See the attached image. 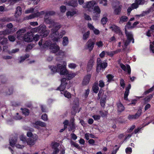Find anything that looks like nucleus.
Listing matches in <instances>:
<instances>
[{
	"mask_svg": "<svg viewBox=\"0 0 154 154\" xmlns=\"http://www.w3.org/2000/svg\"><path fill=\"white\" fill-rule=\"evenodd\" d=\"M53 26V27L51 30V33L50 36L53 41H58L60 39L62 38L63 35L65 34L66 32L64 31H63L60 33H58L57 31L61 28V26L58 23L55 24Z\"/></svg>",
	"mask_w": 154,
	"mask_h": 154,
	"instance_id": "obj_1",
	"label": "nucleus"
},
{
	"mask_svg": "<svg viewBox=\"0 0 154 154\" xmlns=\"http://www.w3.org/2000/svg\"><path fill=\"white\" fill-rule=\"evenodd\" d=\"M66 62L63 61L61 63L58 64L57 67L51 66L50 68L53 73L57 72H59L60 75H63L67 72V70L66 68Z\"/></svg>",
	"mask_w": 154,
	"mask_h": 154,
	"instance_id": "obj_2",
	"label": "nucleus"
},
{
	"mask_svg": "<svg viewBox=\"0 0 154 154\" xmlns=\"http://www.w3.org/2000/svg\"><path fill=\"white\" fill-rule=\"evenodd\" d=\"M26 135L29 138H27L26 143L30 146H32L35 144V141L38 139V136L36 134H33L30 132H28Z\"/></svg>",
	"mask_w": 154,
	"mask_h": 154,
	"instance_id": "obj_3",
	"label": "nucleus"
},
{
	"mask_svg": "<svg viewBox=\"0 0 154 154\" xmlns=\"http://www.w3.org/2000/svg\"><path fill=\"white\" fill-rule=\"evenodd\" d=\"M55 14V12L54 11H50L46 13L44 17L45 22L47 23L50 24L53 26L55 25V24L57 23L55 22L54 20L49 19V17H48V16L53 15Z\"/></svg>",
	"mask_w": 154,
	"mask_h": 154,
	"instance_id": "obj_4",
	"label": "nucleus"
},
{
	"mask_svg": "<svg viewBox=\"0 0 154 154\" xmlns=\"http://www.w3.org/2000/svg\"><path fill=\"white\" fill-rule=\"evenodd\" d=\"M125 33L127 38L128 40L124 43V45H122V47L124 49L126 48V47L128 45L129 43L131 40L132 41V42L133 43H134V42L132 33L130 32H128L126 30H125Z\"/></svg>",
	"mask_w": 154,
	"mask_h": 154,
	"instance_id": "obj_5",
	"label": "nucleus"
},
{
	"mask_svg": "<svg viewBox=\"0 0 154 154\" xmlns=\"http://www.w3.org/2000/svg\"><path fill=\"white\" fill-rule=\"evenodd\" d=\"M65 78L62 79L61 80V84L59 87V89L60 91H63L66 88H69L70 86L68 85L67 82Z\"/></svg>",
	"mask_w": 154,
	"mask_h": 154,
	"instance_id": "obj_6",
	"label": "nucleus"
},
{
	"mask_svg": "<svg viewBox=\"0 0 154 154\" xmlns=\"http://www.w3.org/2000/svg\"><path fill=\"white\" fill-rule=\"evenodd\" d=\"M94 42L92 39H90L86 43L85 48L91 51L94 48Z\"/></svg>",
	"mask_w": 154,
	"mask_h": 154,
	"instance_id": "obj_7",
	"label": "nucleus"
},
{
	"mask_svg": "<svg viewBox=\"0 0 154 154\" xmlns=\"http://www.w3.org/2000/svg\"><path fill=\"white\" fill-rule=\"evenodd\" d=\"M107 66V63L106 62L102 63L100 62V59L98 58L97 59V71L99 72L101 69L105 68Z\"/></svg>",
	"mask_w": 154,
	"mask_h": 154,
	"instance_id": "obj_8",
	"label": "nucleus"
},
{
	"mask_svg": "<svg viewBox=\"0 0 154 154\" xmlns=\"http://www.w3.org/2000/svg\"><path fill=\"white\" fill-rule=\"evenodd\" d=\"M38 45L41 48H46L48 47H50L51 42V41H47L45 42H43V39H41L38 43Z\"/></svg>",
	"mask_w": 154,
	"mask_h": 154,
	"instance_id": "obj_9",
	"label": "nucleus"
},
{
	"mask_svg": "<svg viewBox=\"0 0 154 154\" xmlns=\"http://www.w3.org/2000/svg\"><path fill=\"white\" fill-rule=\"evenodd\" d=\"M46 29V26L44 25H42L38 27L33 28L31 30L30 32L34 33L36 32H39L40 34L41 32H42L44 31Z\"/></svg>",
	"mask_w": 154,
	"mask_h": 154,
	"instance_id": "obj_10",
	"label": "nucleus"
},
{
	"mask_svg": "<svg viewBox=\"0 0 154 154\" xmlns=\"http://www.w3.org/2000/svg\"><path fill=\"white\" fill-rule=\"evenodd\" d=\"M109 28L112 31L118 34L119 35L121 36L122 35V33L121 32L120 28L117 26L115 25H111L109 26Z\"/></svg>",
	"mask_w": 154,
	"mask_h": 154,
	"instance_id": "obj_11",
	"label": "nucleus"
},
{
	"mask_svg": "<svg viewBox=\"0 0 154 154\" xmlns=\"http://www.w3.org/2000/svg\"><path fill=\"white\" fill-rule=\"evenodd\" d=\"M50 49L51 52L55 53L59 51L60 48L56 44H52L50 45Z\"/></svg>",
	"mask_w": 154,
	"mask_h": 154,
	"instance_id": "obj_12",
	"label": "nucleus"
},
{
	"mask_svg": "<svg viewBox=\"0 0 154 154\" xmlns=\"http://www.w3.org/2000/svg\"><path fill=\"white\" fill-rule=\"evenodd\" d=\"M32 37L31 32H28L24 35L23 39L25 42H31L32 40Z\"/></svg>",
	"mask_w": 154,
	"mask_h": 154,
	"instance_id": "obj_13",
	"label": "nucleus"
},
{
	"mask_svg": "<svg viewBox=\"0 0 154 154\" xmlns=\"http://www.w3.org/2000/svg\"><path fill=\"white\" fill-rule=\"evenodd\" d=\"M64 4L66 5L72 6L73 7H76L78 5L77 1L73 0L66 1H64Z\"/></svg>",
	"mask_w": 154,
	"mask_h": 154,
	"instance_id": "obj_14",
	"label": "nucleus"
},
{
	"mask_svg": "<svg viewBox=\"0 0 154 154\" xmlns=\"http://www.w3.org/2000/svg\"><path fill=\"white\" fill-rule=\"evenodd\" d=\"M96 4V3L95 1H91L88 2L86 4V7L88 8L89 10L91 11L93 9L94 5Z\"/></svg>",
	"mask_w": 154,
	"mask_h": 154,
	"instance_id": "obj_15",
	"label": "nucleus"
},
{
	"mask_svg": "<svg viewBox=\"0 0 154 154\" xmlns=\"http://www.w3.org/2000/svg\"><path fill=\"white\" fill-rule=\"evenodd\" d=\"M44 13L45 12L44 11H41L40 12H37L36 13L29 15L28 17V19H30L35 17L41 16L43 15Z\"/></svg>",
	"mask_w": 154,
	"mask_h": 154,
	"instance_id": "obj_16",
	"label": "nucleus"
},
{
	"mask_svg": "<svg viewBox=\"0 0 154 154\" xmlns=\"http://www.w3.org/2000/svg\"><path fill=\"white\" fill-rule=\"evenodd\" d=\"M91 77V75H88L85 76L83 80L82 85H88L89 82Z\"/></svg>",
	"mask_w": 154,
	"mask_h": 154,
	"instance_id": "obj_17",
	"label": "nucleus"
},
{
	"mask_svg": "<svg viewBox=\"0 0 154 154\" xmlns=\"http://www.w3.org/2000/svg\"><path fill=\"white\" fill-rule=\"evenodd\" d=\"M94 13L95 14V16L96 17H99L101 13V10L100 7L98 6H96L94 8Z\"/></svg>",
	"mask_w": 154,
	"mask_h": 154,
	"instance_id": "obj_18",
	"label": "nucleus"
},
{
	"mask_svg": "<svg viewBox=\"0 0 154 154\" xmlns=\"http://www.w3.org/2000/svg\"><path fill=\"white\" fill-rule=\"evenodd\" d=\"M120 66L122 69L125 71H127L128 74H130L131 73V70L130 66L129 65H127L125 66V65L122 63H120Z\"/></svg>",
	"mask_w": 154,
	"mask_h": 154,
	"instance_id": "obj_19",
	"label": "nucleus"
},
{
	"mask_svg": "<svg viewBox=\"0 0 154 154\" xmlns=\"http://www.w3.org/2000/svg\"><path fill=\"white\" fill-rule=\"evenodd\" d=\"M76 75V74L75 73L72 72H69L67 70V73L63 75H66L67 79L68 80H69L73 78Z\"/></svg>",
	"mask_w": 154,
	"mask_h": 154,
	"instance_id": "obj_20",
	"label": "nucleus"
},
{
	"mask_svg": "<svg viewBox=\"0 0 154 154\" xmlns=\"http://www.w3.org/2000/svg\"><path fill=\"white\" fill-rule=\"evenodd\" d=\"M94 61L93 60H90L88 64L87 70L88 71H90L92 69L94 64Z\"/></svg>",
	"mask_w": 154,
	"mask_h": 154,
	"instance_id": "obj_21",
	"label": "nucleus"
},
{
	"mask_svg": "<svg viewBox=\"0 0 154 154\" xmlns=\"http://www.w3.org/2000/svg\"><path fill=\"white\" fill-rule=\"evenodd\" d=\"M131 88V85L130 84H129L127 87L126 88V91L124 94V98L125 100H128V95L129 90Z\"/></svg>",
	"mask_w": 154,
	"mask_h": 154,
	"instance_id": "obj_22",
	"label": "nucleus"
},
{
	"mask_svg": "<svg viewBox=\"0 0 154 154\" xmlns=\"http://www.w3.org/2000/svg\"><path fill=\"white\" fill-rule=\"evenodd\" d=\"M122 6L119 5L115 7L114 14L116 15L119 14L121 11Z\"/></svg>",
	"mask_w": 154,
	"mask_h": 154,
	"instance_id": "obj_23",
	"label": "nucleus"
},
{
	"mask_svg": "<svg viewBox=\"0 0 154 154\" xmlns=\"http://www.w3.org/2000/svg\"><path fill=\"white\" fill-rule=\"evenodd\" d=\"M128 20V18L127 16H123L120 18V20L119 23L120 24H122L124 22H127Z\"/></svg>",
	"mask_w": 154,
	"mask_h": 154,
	"instance_id": "obj_24",
	"label": "nucleus"
},
{
	"mask_svg": "<svg viewBox=\"0 0 154 154\" xmlns=\"http://www.w3.org/2000/svg\"><path fill=\"white\" fill-rule=\"evenodd\" d=\"M99 89V88L97 83H94L92 87V90L95 93H97Z\"/></svg>",
	"mask_w": 154,
	"mask_h": 154,
	"instance_id": "obj_25",
	"label": "nucleus"
},
{
	"mask_svg": "<svg viewBox=\"0 0 154 154\" xmlns=\"http://www.w3.org/2000/svg\"><path fill=\"white\" fill-rule=\"evenodd\" d=\"M117 106L118 108V110L119 112H122L124 110L125 108L124 106L120 103H117Z\"/></svg>",
	"mask_w": 154,
	"mask_h": 154,
	"instance_id": "obj_26",
	"label": "nucleus"
},
{
	"mask_svg": "<svg viewBox=\"0 0 154 154\" xmlns=\"http://www.w3.org/2000/svg\"><path fill=\"white\" fill-rule=\"evenodd\" d=\"M25 32V29H20L17 32V37L19 39H21L20 35L23 33H24Z\"/></svg>",
	"mask_w": 154,
	"mask_h": 154,
	"instance_id": "obj_27",
	"label": "nucleus"
},
{
	"mask_svg": "<svg viewBox=\"0 0 154 154\" xmlns=\"http://www.w3.org/2000/svg\"><path fill=\"white\" fill-rule=\"evenodd\" d=\"M21 9L20 7H17L16 9L15 13L16 16H18L20 15L22 13Z\"/></svg>",
	"mask_w": 154,
	"mask_h": 154,
	"instance_id": "obj_28",
	"label": "nucleus"
},
{
	"mask_svg": "<svg viewBox=\"0 0 154 154\" xmlns=\"http://www.w3.org/2000/svg\"><path fill=\"white\" fill-rule=\"evenodd\" d=\"M19 138L20 140L22 141L23 143L24 144H26V142L27 139L26 137L23 134L20 135Z\"/></svg>",
	"mask_w": 154,
	"mask_h": 154,
	"instance_id": "obj_29",
	"label": "nucleus"
},
{
	"mask_svg": "<svg viewBox=\"0 0 154 154\" xmlns=\"http://www.w3.org/2000/svg\"><path fill=\"white\" fill-rule=\"evenodd\" d=\"M63 46H66L68 45L69 43V40L67 37H64L63 38Z\"/></svg>",
	"mask_w": 154,
	"mask_h": 154,
	"instance_id": "obj_30",
	"label": "nucleus"
},
{
	"mask_svg": "<svg viewBox=\"0 0 154 154\" xmlns=\"http://www.w3.org/2000/svg\"><path fill=\"white\" fill-rule=\"evenodd\" d=\"M49 30L46 29L43 32L40 33V35L43 37H46L48 35L49 33Z\"/></svg>",
	"mask_w": 154,
	"mask_h": 154,
	"instance_id": "obj_31",
	"label": "nucleus"
},
{
	"mask_svg": "<svg viewBox=\"0 0 154 154\" xmlns=\"http://www.w3.org/2000/svg\"><path fill=\"white\" fill-rule=\"evenodd\" d=\"M23 113L26 116H28L29 113V110L27 109H21Z\"/></svg>",
	"mask_w": 154,
	"mask_h": 154,
	"instance_id": "obj_32",
	"label": "nucleus"
},
{
	"mask_svg": "<svg viewBox=\"0 0 154 154\" xmlns=\"http://www.w3.org/2000/svg\"><path fill=\"white\" fill-rule=\"evenodd\" d=\"M76 12L75 11H68L66 12V15L68 17L69 16L71 17L74 15L75 14H76Z\"/></svg>",
	"mask_w": 154,
	"mask_h": 154,
	"instance_id": "obj_33",
	"label": "nucleus"
},
{
	"mask_svg": "<svg viewBox=\"0 0 154 154\" xmlns=\"http://www.w3.org/2000/svg\"><path fill=\"white\" fill-rule=\"evenodd\" d=\"M16 141L17 139L16 138H14V139L10 140V145L12 146H13L14 144H16Z\"/></svg>",
	"mask_w": 154,
	"mask_h": 154,
	"instance_id": "obj_34",
	"label": "nucleus"
},
{
	"mask_svg": "<svg viewBox=\"0 0 154 154\" xmlns=\"http://www.w3.org/2000/svg\"><path fill=\"white\" fill-rule=\"evenodd\" d=\"M100 1L99 3L102 4L104 6H106L107 5V0H98Z\"/></svg>",
	"mask_w": 154,
	"mask_h": 154,
	"instance_id": "obj_35",
	"label": "nucleus"
},
{
	"mask_svg": "<svg viewBox=\"0 0 154 154\" xmlns=\"http://www.w3.org/2000/svg\"><path fill=\"white\" fill-rule=\"evenodd\" d=\"M90 35V32L88 31L85 33L83 36V39L84 40H86L89 37Z\"/></svg>",
	"mask_w": 154,
	"mask_h": 154,
	"instance_id": "obj_36",
	"label": "nucleus"
},
{
	"mask_svg": "<svg viewBox=\"0 0 154 154\" xmlns=\"http://www.w3.org/2000/svg\"><path fill=\"white\" fill-rule=\"evenodd\" d=\"M142 97H143L142 96H141V97H136V99H134V100H132L131 101V103L129 104V105H131V104H133V105L135 104H136L137 101V100L139 99L140 98H142Z\"/></svg>",
	"mask_w": 154,
	"mask_h": 154,
	"instance_id": "obj_37",
	"label": "nucleus"
},
{
	"mask_svg": "<svg viewBox=\"0 0 154 154\" xmlns=\"http://www.w3.org/2000/svg\"><path fill=\"white\" fill-rule=\"evenodd\" d=\"M68 67L71 69H74L77 66V65L74 63H71L68 64Z\"/></svg>",
	"mask_w": 154,
	"mask_h": 154,
	"instance_id": "obj_38",
	"label": "nucleus"
},
{
	"mask_svg": "<svg viewBox=\"0 0 154 154\" xmlns=\"http://www.w3.org/2000/svg\"><path fill=\"white\" fill-rule=\"evenodd\" d=\"M107 20L108 19L106 17H103L101 20V23L103 25L105 24L106 23Z\"/></svg>",
	"mask_w": 154,
	"mask_h": 154,
	"instance_id": "obj_39",
	"label": "nucleus"
},
{
	"mask_svg": "<svg viewBox=\"0 0 154 154\" xmlns=\"http://www.w3.org/2000/svg\"><path fill=\"white\" fill-rule=\"evenodd\" d=\"M96 45L98 47L100 48L103 46V43L102 41H99L96 42Z\"/></svg>",
	"mask_w": 154,
	"mask_h": 154,
	"instance_id": "obj_40",
	"label": "nucleus"
},
{
	"mask_svg": "<svg viewBox=\"0 0 154 154\" xmlns=\"http://www.w3.org/2000/svg\"><path fill=\"white\" fill-rule=\"evenodd\" d=\"M64 95L65 97L68 98H70L71 97V94L67 91H65L64 92Z\"/></svg>",
	"mask_w": 154,
	"mask_h": 154,
	"instance_id": "obj_41",
	"label": "nucleus"
},
{
	"mask_svg": "<svg viewBox=\"0 0 154 154\" xmlns=\"http://www.w3.org/2000/svg\"><path fill=\"white\" fill-rule=\"evenodd\" d=\"M60 10L61 12L64 13L66 11V7L65 6H61L60 7Z\"/></svg>",
	"mask_w": 154,
	"mask_h": 154,
	"instance_id": "obj_42",
	"label": "nucleus"
},
{
	"mask_svg": "<svg viewBox=\"0 0 154 154\" xmlns=\"http://www.w3.org/2000/svg\"><path fill=\"white\" fill-rule=\"evenodd\" d=\"M106 77L108 79V82H109L113 80V76L109 74L107 75Z\"/></svg>",
	"mask_w": 154,
	"mask_h": 154,
	"instance_id": "obj_43",
	"label": "nucleus"
},
{
	"mask_svg": "<svg viewBox=\"0 0 154 154\" xmlns=\"http://www.w3.org/2000/svg\"><path fill=\"white\" fill-rule=\"evenodd\" d=\"M142 110L141 109H139L138 110L137 113L135 114V116L137 118H138L140 115L142 113Z\"/></svg>",
	"mask_w": 154,
	"mask_h": 154,
	"instance_id": "obj_44",
	"label": "nucleus"
},
{
	"mask_svg": "<svg viewBox=\"0 0 154 154\" xmlns=\"http://www.w3.org/2000/svg\"><path fill=\"white\" fill-rule=\"evenodd\" d=\"M136 3L139 5H143L144 4L146 1L144 0H136Z\"/></svg>",
	"mask_w": 154,
	"mask_h": 154,
	"instance_id": "obj_45",
	"label": "nucleus"
},
{
	"mask_svg": "<svg viewBox=\"0 0 154 154\" xmlns=\"http://www.w3.org/2000/svg\"><path fill=\"white\" fill-rule=\"evenodd\" d=\"M128 119L130 120L134 119H137L136 117L134 115H129L128 116Z\"/></svg>",
	"mask_w": 154,
	"mask_h": 154,
	"instance_id": "obj_46",
	"label": "nucleus"
},
{
	"mask_svg": "<svg viewBox=\"0 0 154 154\" xmlns=\"http://www.w3.org/2000/svg\"><path fill=\"white\" fill-rule=\"evenodd\" d=\"M71 144L72 146H73L77 148H79V145L74 142L71 141Z\"/></svg>",
	"mask_w": 154,
	"mask_h": 154,
	"instance_id": "obj_47",
	"label": "nucleus"
},
{
	"mask_svg": "<svg viewBox=\"0 0 154 154\" xmlns=\"http://www.w3.org/2000/svg\"><path fill=\"white\" fill-rule=\"evenodd\" d=\"M59 51L58 53V54L59 56L61 57H63L65 56V53L64 51H63L61 50H59Z\"/></svg>",
	"mask_w": 154,
	"mask_h": 154,
	"instance_id": "obj_48",
	"label": "nucleus"
},
{
	"mask_svg": "<svg viewBox=\"0 0 154 154\" xmlns=\"http://www.w3.org/2000/svg\"><path fill=\"white\" fill-rule=\"evenodd\" d=\"M125 152L127 154H130L132 152V149L130 147H128L125 149Z\"/></svg>",
	"mask_w": 154,
	"mask_h": 154,
	"instance_id": "obj_49",
	"label": "nucleus"
},
{
	"mask_svg": "<svg viewBox=\"0 0 154 154\" xmlns=\"http://www.w3.org/2000/svg\"><path fill=\"white\" fill-rule=\"evenodd\" d=\"M59 146V143H54L52 146V149H55L57 148V147Z\"/></svg>",
	"mask_w": 154,
	"mask_h": 154,
	"instance_id": "obj_50",
	"label": "nucleus"
},
{
	"mask_svg": "<svg viewBox=\"0 0 154 154\" xmlns=\"http://www.w3.org/2000/svg\"><path fill=\"white\" fill-rule=\"evenodd\" d=\"M154 88V86H153L152 87L150 88L147 91H145L144 92V94L145 95H146L147 94L150 92H151L153 90Z\"/></svg>",
	"mask_w": 154,
	"mask_h": 154,
	"instance_id": "obj_51",
	"label": "nucleus"
},
{
	"mask_svg": "<svg viewBox=\"0 0 154 154\" xmlns=\"http://www.w3.org/2000/svg\"><path fill=\"white\" fill-rule=\"evenodd\" d=\"M33 11L34 9L32 8H30L26 10L25 13L26 14H29L33 12Z\"/></svg>",
	"mask_w": 154,
	"mask_h": 154,
	"instance_id": "obj_52",
	"label": "nucleus"
},
{
	"mask_svg": "<svg viewBox=\"0 0 154 154\" xmlns=\"http://www.w3.org/2000/svg\"><path fill=\"white\" fill-rule=\"evenodd\" d=\"M40 121L35 122L33 124V126L36 128H38L39 125Z\"/></svg>",
	"mask_w": 154,
	"mask_h": 154,
	"instance_id": "obj_53",
	"label": "nucleus"
},
{
	"mask_svg": "<svg viewBox=\"0 0 154 154\" xmlns=\"http://www.w3.org/2000/svg\"><path fill=\"white\" fill-rule=\"evenodd\" d=\"M26 144H23V145H20L19 143L17 144H16V146L17 148L19 149H22L25 146V145Z\"/></svg>",
	"mask_w": 154,
	"mask_h": 154,
	"instance_id": "obj_54",
	"label": "nucleus"
},
{
	"mask_svg": "<svg viewBox=\"0 0 154 154\" xmlns=\"http://www.w3.org/2000/svg\"><path fill=\"white\" fill-rule=\"evenodd\" d=\"M9 40L11 42H14L15 40V38L12 35H9L8 37Z\"/></svg>",
	"mask_w": 154,
	"mask_h": 154,
	"instance_id": "obj_55",
	"label": "nucleus"
},
{
	"mask_svg": "<svg viewBox=\"0 0 154 154\" xmlns=\"http://www.w3.org/2000/svg\"><path fill=\"white\" fill-rule=\"evenodd\" d=\"M100 113L102 117L106 116L107 114V112L106 111L104 112H100Z\"/></svg>",
	"mask_w": 154,
	"mask_h": 154,
	"instance_id": "obj_56",
	"label": "nucleus"
},
{
	"mask_svg": "<svg viewBox=\"0 0 154 154\" xmlns=\"http://www.w3.org/2000/svg\"><path fill=\"white\" fill-rule=\"evenodd\" d=\"M42 119L44 121H47L48 119L47 115L45 114H44L42 116Z\"/></svg>",
	"mask_w": 154,
	"mask_h": 154,
	"instance_id": "obj_57",
	"label": "nucleus"
},
{
	"mask_svg": "<svg viewBox=\"0 0 154 154\" xmlns=\"http://www.w3.org/2000/svg\"><path fill=\"white\" fill-rule=\"evenodd\" d=\"M14 119L16 120H18L21 119L22 117L19 115L18 113H17L16 116L14 117Z\"/></svg>",
	"mask_w": 154,
	"mask_h": 154,
	"instance_id": "obj_58",
	"label": "nucleus"
},
{
	"mask_svg": "<svg viewBox=\"0 0 154 154\" xmlns=\"http://www.w3.org/2000/svg\"><path fill=\"white\" fill-rule=\"evenodd\" d=\"M9 34V32L7 30H6L3 32H0V35H4Z\"/></svg>",
	"mask_w": 154,
	"mask_h": 154,
	"instance_id": "obj_59",
	"label": "nucleus"
},
{
	"mask_svg": "<svg viewBox=\"0 0 154 154\" xmlns=\"http://www.w3.org/2000/svg\"><path fill=\"white\" fill-rule=\"evenodd\" d=\"M88 27L91 30H93L94 29V27L92 24L89 23L88 25Z\"/></svg>",
	"mask_w": 154,
	"mask_h": 154,
	"instance_id": "obj_60",
	"label": "nucleus"
},
{
	"mask_svg": "<svg viewBox=\"0 0 154 154\" xmlns=\"http://www.w3.org/2000/svg\"><path fill=\"white\" fill-rule=\"evenodd\" d=\"M90 92V90L89 89H88L86 90L84 93V95L85 97H87L89 94Z\"/></svg>",
	"mask_w": 154,
	"mask_h": 154,
	"instance_id": "obj_61",
	"label": "nucleus"
},
{
	"mask_svg": "<svg viewBox=\"0 0 154 154\" xmlns=\"http://www.w3.org/2000/svg\"><path fill=\"white\" fill-rule=\"evenodd\" d=\"M39 38V36L38 35H36L34 37H33V40L35 41H37Z\"/></svg>",
	"mask_w": 154,
	"mask_h": 154,
	"instance_id": "obj_62",
	"label": "nucleus"
},
{
	"mask_svg": "<svg viewBox=\"0 0 154 154\" xmlns=\"http://www.w3.org/2000/svg\"><path fill=\"white\" fill-rule=\"evenodd\" d=\"M99 86L100 87H103L104 86V83L102 80H100L99 81Z\"/></svg>",
	"mask_w": 154,
	"mask_h": 154,
	"instance_id": "obj_63",
	"label": "nucleus"
},
{
	"mask_svg": "<svg viewBox=\"0 0 154 154\" xmlns=\"http://www.w3.org/2000/svg\"><path fill=\"white\" fill-rule=\"evenodd\" d=\"M94 120H98L100 119V116L99 115H94L92 116Z\"/></svg>",
	"mask_w": 154,
	"mask_h": 154,
	"instance_id": "obj_64",
	"label": "nucleus"
}]
</instances>
